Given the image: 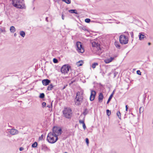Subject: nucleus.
Returning a JSON list of instances; mask_svg holds the SVG:
<instances>
[{
  "label": "nucleus",
  "instance_id": "nucleus-42",
  "mask_svg": "<svg viewBox=\"0 0 153 153\" xmlns=\"http://www.w3.org/2000/svg\"><path fill=\"white\" fill-rule=\"evenodd\" d=\"M47 107H48L49 108H50L51 107H52V102L51 103V105H47Z\"/></svg>",
  "mask_w": 153,
  "mask_h": 153
},
{
  "label": "nucleus",
  "instance_id": "nucleus-26",
  "mask_svg": "<svg viewBox=\"0 0 153 153\" xmlns=\"http://www.w3.org/2000/svg\"><path fill=\"white\" fill-rule=\"evenodd\" d=\"M88 111L87 109L85 108V109L83 113V114L85 116L88 113Z\"/></svg>",
  "mask_w": 153,
  "mask_h": 153
},
{
  "label": "nucleus",
  "instance_id": "nucleus-14",
  "mask_svg": "<svg viewBox=\"0 0 153 153\" xmlns=\"http://www.w3.org/2000/svg\"><path fill=\"white\" fill-rule=\"evenodd\" d=\"M103 98V96L102 93H100L98 97L99 101L100 102H101Z\"/></svg>",
  "mask_w": 153,
  "mask_h": 153
},
{
  "label": "nucleus",
  "instance_id": "nucleus-40",
  "mask_svg": "<svg viewBox=\"0 0 153 153\" xmlns=\"http://www.w3.org/2000/svg\"><path fill=\"white\" fill-rule=\"evenodd\" d=\"M86 142V143L87 144H88L89 143V140L88 138H86L85 139Z\"/></svg>",
  "mask_w": 153,
  "mask_h": 153
},
{
  "label": "nucleus",
  "instance_id": "nucleus-35",
  "mask_svg": "<svg viewBox=\"0 0 153 153\" xmlns=\"http://www.w3.org/2000/svg\"><path fill=\"white\" fill-rule=\"evenodd\" d=\"M137 73L139 75H141V73L140 70H137Z\"/></svg>",
  "mask_w": 153,
  "mask_h": 153
},
{
  "label": "nucleus",
  "instance_id": "nucleus-13",
  "mask_svg": "<svg viewBox=\"0 0 153 153\" xmlns=\"http://www.w3.org/2000/svg\"><path fill=\"white\" fill-rule=\"evenodd\" d=\"M114 59V57H111L109 59H105L104 61L106 63H108L111 62Z\"/></svg>",
  "mask_w": 153,
  "mask_h": 153
},
{
  "label": "nucleus",
  "instance_id": "nucleus-5",
  "mask_svg": "<svg viewBox=\"0 0 153 153\" xmlns=\"http://www.w3.org/2000/svg\"><path fill=\"white\" fill-rule=\"evenodd\" d=\"M83 99V97L82 95H80L79 92H77L75 98V104L77 105L81 104Z\"/></svg>",
  "mask_w": 153,
  "mask_h": 153
},
{
  "label": "nucleus",
  "instance_id": "nucleus-34",
  "mask_svg": "<svg viewBox=\"0 0 153 153\" xmlns=\"http://www.w3.org/2000/svg\"><path fill=\"white\" fill-rule=\"evenodd\" d=\"M81 28L83 30H84L85 31H87V30L86 29V28L85 27H81Z\"/></svg>",
  "mask_w": 153,
  "mask_h": 153
},
{
  "label": "nucleus",
  "instance_id": "nucleus-43",
  "mask_svg": "<svg viewBox=\"0 0 153 153\" xmlns=\"http://www.w3.org/2000/svg\"><path fill=\"white\" fill-rule=\"evenodd\" d=\"M23 150H24V148H23L22 147H20L19 148V150L20 151H22Z\"/></svg>",
  "mask_w": 153,
  "mask_h": 153
},
{
  "label": "nucleus",
  "instance_id": "nucleus-7",
  "mask_svg": "<svg viewBox=\"0 0 153 153\" xmlns=\"http://www.w3.org/2000/svg\"><path fill=\"white\" fill-rule=\"evenodd\" d=\"M71 67L68 65H63L61 69V71L62 73L65 74L68 73Z\"/></svg>",
  "mask_w": 153,
  "mask_h": 153
},
{
  "label": "nucleus",
  "instance_id": "nucleus-38",
  "mask_svg": "<svg viewBox=\"0 0 153 153\" xmlns=\"http://www.w3.org/2000/svg\"><path fill=\"white\" fill-rule=\"evenodd\" d=\"M43 135L42 134L41 136L39 138V140H42L43 139Z\"/></svg>",
  "mask_w": 153,
  "mask_h": 153
},
{
  "label": "nucleus",
  "instance_id": "nucleus-3",
  "mask_svg": "<svg viewBox=\"0 0 153 153\" xmlns=\"http://www.w3.org/2000/svg\"><path fill=\"white\" fill-rule=\"evenodd\" d=\"M63 113L64 117L68 119H71L72 114V111L69 108H65L63 111Z\"/></svg>",
  "mask_w": 153,
  "mask_h": 153
},
{
  "label": "nucleus",
  "instance_id": "nucleus-2",
  "mask_svg": "<svg viewBox=\"0 0 153 153\" xmlns=\"http://www.w3.org/2000/svg\"><path fill=\"white\" fill-rule=\"evenodd\" d=\"M58 137L54 135L51 132L49 133L47 136V140L48 142L51 143H55L58 140Z\"/></svg>",
  "mask_w": 153,
  "mask_h": 153
},
{
  "label": "nucleus",
  "instance_id": "nucleus-32",
  "mask_svg": "<svg viewBox=\"0 0 153 153\" xmlns=\"http://www.w3.org/2000/svg\"><path fill=\"white\" fill-rule=\"evenodd\" d=\"M46 103L45 102H43L42 103V108H44L46 106Z\"/></svg>",
  "mask_w": 153,
  "mask_h": 153
},
{
  "label": "nucleus",
  "instance_id": "nucleus-20",
  "mask_svg": "<svg viewBox=\"0 0 153 153\" xmlns=\"http://www.w3.org/2000/svg\"><path fill=\"white\" fill-rule=\"evenodd\" d=\"M114 45L117 48H118L119 49L120 48V45L118 42H115L114 43Z\"/></svg>",
  "mask_w": 153,
  "mask_h": 153
},
{
  "label": "nucleus",
  "instance_id": "nucleus-8",
  "mask_svg": "<svg viewBox=\"0 0 153 153\" xmlns=\"http://www.w3.org/2000/svg\"><path fill=\"white\" fill-rule=\"evenodd\" d=\"M76 46L77 47V51L80 53H83L84 51V48H83L82 43L79 42H77L76 43Z\"/></svg>",
  "mask_w": 153,
  "mask_h": 153
},
{
  "label": "nucleus",
  "instance_id": "nucleus-16",
  "mask_svg": "<svg viewBox=\"0 0 153 153\" xmlns=\"http://www.w3.org/2000/svg\"><path fill=\"white\" fill-rule=\"evenodd\" d=\"M54 86H53L52 84H51L48 86L47 89L48 91L51 90Z\"/></svg>",
  "mask_w": 153,
  "mask_h": 153
},
{
  "label": "nucleus",
  "instance_id": "nucleus-50",
  "mask_svg": "<svg viewBox=\"0 0 153 153\" xmlns=\"http://www.w3.org/2000/svg\"><path fill=\"white\" fill-rule=\"evenodd\" d=\"M1 32H2V30H1V28H0V33H1Z\"/></svg>",
  "mask_w": 153,
  "mask_h": 153
},
{
  "label": "nucleus",
  "instance_id": "nucleus-6",
  "mask_svg": "<svg viewBox=\"0 0 153 153\" xmlns=\"http://www.w3.org/2000/svg\"><path fill=\"white\" fill-rule=\"evenodd\" d=\"M119 41L122 44H126L128 43V38L124 35H121L119 37Z\"/></svg>",
  "mask_w": 153,
  "mask_h": 153
},
{
  "label": "nucleus",
  "instance_id": "nucleus-41",
  "mask_svg": "<svg viewBox=\"0 0 153 153\" xmlns=\"http://www.w3.org/2000/svg\"><path fill=\"white\" fill-rule=\"evenodd\" d=\"M75 80H73L72 81H71V82H70L69 83V85H71L74 82H75Z\"/></svg>",
  "mask_w": 153,
  "mask_h": 153
},
{
  "label": "nucleus",
  "instance_id": "nucleus-49",
  "mask_svg": "<svg viewBox=\"0 0 153 153\" xmlns=\"http://www.w3.org/2000/svg\"><path fill=\"white\" fill-rule=\"evenodd\" d=\"M148 45H151V43H150V42H149V43H148Z\"/></svg>",
  "mask_w": 153,
  "mask_h": 153
},
{
  "label": "nucleus",
  "instance_id": "nucleus-45",
  "mask_svg": "<svg viewBox=\"0 0 153 153\" xmlns=\"http://www.w3.org/2000/svg\"><path fill=\"white\" fill-rule=\"evenodd\" d=\"M126 111H128V107L127 105H126Z\"/></svg>",
  "mask_w": 153,
  "mask_h": 153
},
{
  "label": "nucleus",
  "instance_id": "nucleus-48",
  "mask_svg": "<svg viewBox=\"0 0 153 153\" xmlns=\"http://www.w3.org/2000/svg\"><path fill=\"white\" fill-rule=\"evenodd\" d=\"M16 35H17V34L16 33H15L14 34V36H16Z\"/></svg>",
  "mask_w": 153,
  "mask_h": 153
},
{
  "label": "nucleus",
  "instance_id": "nucleus-21",
  "mask_svg": "<svg viewBox=\"0 0 153 153\" xmlns=\"http://www.w3.org/2000/svg\"><path fill=\"white\" fill-rule=\"evenodd\" d=\"M20 35L23 37H24L25 36V33L23 31H21L20 32Z\"/></svg>",
  "mask_w": 153,
  "mask_h": 153
},
{
  "label": "nucleus",
  "instance_id": "nucleus-22",
  "mask_svg": "<svg viewBox=\"0 0 153 153\" xmlns=\"http://www.w3.org/2000/svg\"><path fill=\"white\" fill-rule=\"evenodd\" d=\"M113 97V94H111L110 97H109V98L107 102V104H108L109 103V102H110V101H111V99L112 97Z\"/></svg>",
  "mask_w": 153,
  "mask_h": 153
},
{
  "label": "nucleus",
  "instance_id": "nucleus-52",
  "mask_svg": "<svg viewBox=\"0 0 153 153\" xmlns=\"http://www.w3.org/2000/svg\"><path fill=\"white\" fill-rule=\"evenodd\" d=\"M114 91L112 92V93L111 94H113H113H114Z\"/></svg>",
  "mask_w": 153,
  "mask_h": 153
},
{
  "label": "nucleus",
  "instance_id": "nucleus-33",
  "mask_svg": "<svg viewBox=\"0 0 153 153\" xmlns=\"http://www.w3.org/2000/svg\"><path fill=\"white\" fill-rule=\"evenodd\" d=\"M53 62L55 63H57L58 62V60L56 58H54L53 59Z\"/></svg>",
  "mask_w": 153,
  "mask_h": 153
},
{
  "label": "nucleus",
  "instance_id": "nucleus-10",
  "mask_svg": "<svg viewBox=\"0 0 153 153\" xmlns=\"http://www.w3.org/2000/svg\"><path fill=\"white\" fill-rule=\"evenodd\" d=\"M96 94V93L95 91L94 90L91 91V95L90 97V100L91 101H92L94 100Z\"/></svg>",
  "mask_w": 153,
  "mask_h": 153
},
{
  "label": "nucleus",
  "instance_id": "nucleus-25",
  "mask_svg": "<svg viewBox=\"0 0 153 153\" xmlns=\"http://www.w3.org/2000/svg\"><path fill=\"white\" fill-rule=\"evenodd\" d=\"M37 143L36 142H35L32 145V147L33 148H35L37 147Z\"/></svg>",
  "mask_w": 153,
  "mask_h": 153
},
{
  "label": "nucleus",
  "instance_id": "nucleus-30",
  "mask_svg": "<svg viewBox=\"0 0 153 153\" xmlns=\"http://www.w3.org/2000/svg\"><path fill=\"white\" fill-rule=\"evenodd\" d=\"M106 114L108 116H109L111 114V111L108 109L107 110Z\"/></svg>",
  "mask_w": 153,
  "mask_h": 153
},
{
  "label": "nucleus",
  "instance_id": "nucleus-47",
  "mask_svg": "<svg viewBox=\"0 0 153 153\" xmlns=\"http://www.w3.org/2000/svg\"><path fill=\"white\" fill-rule=\"evenodd\" d=\"M67 86V85H65L64 86V87H63V89H64Z\"/></svg>",
  "mask_w": 153,
  "mask_h": 153
},
{
  "label": "nucleus",
  "instance_id": "nucleus-54",
  "mask_svg": "<svg viewBox=\"0 0 153 153\" xmlns=\"http://www.w3.org/2000/svg\"><path fill=\"white\" fill-rule=\"evenodd\" d=\"M125 33H127V34H128V32H125Z\"/></svg>",
  "mask_w": 153,
  "mask_h": 153
},
{
  "label": "nucleus",
  "instance_id": "nucleus-55",
  "mask_svg": "<svg viewBox=\"0 0 153 153\" xmlns=\"http://www.w3.org/2000/svg\"><path fill=\"white\" fill-rule=\"evenodd\" d=\"M64 153H68V152H64Z\"/></svg>",
  "mask_w": 153,
  "mask_h": 153
},
{
  "label": "nucleus",
  "instance_id": "nucleus-15",
  "mask_svg": "<svg viewBox=\"0 0 153 153\" xmlns=\"http://www.w3.org/2000/svg\"><path fill=\"white\" fill-rule=\"evenodd\" d=\"M139 39L140 40H143L145 37L144 35L142 33H140L139 35Z\"/></svg>",
  "mask_w": 153,
  "mask_h": 153
},
{
  "label": "nucleus",
  "instance_id": "nucleus-12",
  "mask_svg": "<svg viewBox=\"0 0 153 153\" xmlns=\"http://www.w3.org/2000/svg\"><path fill=\"white\" fill-rule=\"evenodd\" d=\"M42 82L44 85L46 86L49 85L51 82V81L48 79H46L43 80Z\"/></svg>",
  "mask_w": 153,
  "mask_h": 153
},
{
  "label": "nucleus",
  "instance_id": "nucleus-29",
  "mask_svg": "<svg viewBox=\"0 0 153 153\" xmlns=\"http://www.w3.org/2000/svg\"><path fill=\"white\" fill-rule=\"evenodd\" d=\"M62 1L67 4H69L71 2V0H63Z\"/></svg>",
  "mask_w": 153,
  "mask_h": 153
},
{
  "label": "nucleus",
  "instance_id": "nucleus-11",
  "mask_svg": "<svg viewBox=\"0 0 153 153\" xmlns=\"http://www.w3.org/2000/svg\"><path fill=\"white\" fill-rule=\"evenodd\" d=\"M9 132L10 134L13 135L17 134L19 133L18 131L14 128H12L9 129Z\"/></svg>",
  "mask_w": 153,
  "mask_h": 153
},
{
  "label": "nucleus",
  "instance_id": "nucleus-51",
  "mask_svg": "<svg viewBox=\"0 0 153 153\" xmlns=\"http://www.w3.org/2000/svg\"><path fill=\"white\" fill-rule=\"evenodd\" d=\"M48 17H46V19H45V20H46L47 21H48Z\"/></svg>",
  "mask_w": 153,
  "mask_h": 153
},
{
  "label": "nucleus",
  "instance_id": "nucleus-56",
  "mask_svg": "<svg viewBox=\"0 0 153 153\" xmlns=\"http://www.w3.org/2000/svg\"><path fill=\"white\" fill-rule=\"evenodd\" d=\"M62 1H63V0H62Z\"/></svg>",
  "mask_w": 153,
  "mask_h": 153
},
{
  "label": "nucleus",
  "instance_id": "nucleus-4",
  "mask_svg": "<svg viewBox=\"0 0 153 153\" xmlns=\"http://www.w3.org/2000/svg\"><path fill=\"white\" fill-rule=\"evenodd\" d=\"M62 133V129L59 127L54 126L53 129V132L52 133L54 135L56 136L57 137L58 135L61 134Z\"/></svg>",
  "mask_w": 153,
  "mask_h": 153
},
{
  "label": "nucleus",
  "instance_id": "nucleus-36",
  "mask_svg": "<svg viewBox=\"0 0 153 153\" xmlns=\"http://www.w3.org/2000/svg\"><path fill=\"white\" fill-rule=\"evenodd\" d=\"M118 74V72H116V71H115L114 72V77H115L116 76H117V74Z\"/></svg>",
  "mask_w": 153,
  "mask_h": 153
},
{
  "label": "nucleus",
  "instance_id": "nucleus-53",
  "mask_svg": "<svg viewBox=\"0 0 153 153\" xmlns=\"http://www.w3.org/2000/svg\"><path fill=\"white\" fill-rule=\"evenodd\" d=\"M82 117V115H80V117H79V118H81V117Z\"/></svg>",
  "mask_w": 153,
  "mask_h": 153
},
{
  "label": "nucleus",
  "instance_id": "nucleus-39",
  "mask_svg": "<svg viewBox=\"0 0 153 153\" xmlns=\"http://www.w3.org/2000/svg\"><path fill=\"white\" fill-rule=\"evenodd\" d=\"M82 126H83V128H84V130H85V128H86V126L85 125V123H84V124H82Z\"/></svg>",
  "mask_w": 153,
  "mask_h": 153
},
{
  "label": "nucleus",
  "instance_id": "nucleus-1",
  "mask_svg": "<svg viewBox=\"0 0 153 153\" xmlns=\"http://www.w3.org/2000/svg\"><path fill=\"white\" fill-rule=\"evenodd\" d=\"M12 4L14 7L18 8H25L24 0H14L12 1Z\"/></svg>",
  "mask_w": 153,
  "mask_h": 153
},
{
  "label": "nucleus",
  "instance_id": "nucleus-9",
  "mask_svg": "<svg viewBox=\"0 0 153 153\" xmlns=\"http://www.w3.org/2000/svg\"><path fill=\"white\" fill-rule=\"evenodd\" d=\"M92 46L93 47H96L97 49V50L99 52H102L101 49L100 48V45L98 43L95 42H92Z\"/></svg>",
  "mask_w": 153,
  "mask_h": 153
},
{
  "label": "nucleus",
  "instance_id": "nucleus-27",
  "mask_svg": "<svg viewBox=\"0 0 153 153\" xmlns=\"http://www.w3.org/2000/svg\"><path fill=\"white\" fill-rule=\"evenodd\" d=\"M98 65V64L97 63L95 62L93 63L92 65V67L93 68H95L96 66L97 65Z\"/></svg>",
  "mask_w": 153,
  "mask_h": 153
},
{
  "label": "nucleus",
  "instance_id": "nucleus-17",
  "mask_svg": "<svg viewBox=\"0 0 153 153\" xmlns=\"http://www.w3.org/2000/svg\"><path fill=\"white\" fill-rule=\"evenodd\" d=\"M83 63V62L82 60L79 61L76 63V65L78 66H79L82 65Z\"/></svg>",
  "mask_w": 153,
  "mask_h": 153
},
{
  "label": "nucleus",
  "instance_id": "nucleus-24",
  "mask_svg": "<svg viewBox=\"0 0 153 153\" xmlns=\"http://www.w3.org/2000/svg\"><path fill=\"white\" fill-rule=\"evenodd\" d=\"M117 115L118 116L119 119H121V113L120 111H118L117 113Z\"/></svg>",
  "mask_w": 153,
  "mask_h": 153
},
{
  "label": "nucleus",
  "instance_id": "nucleus-46",
  "mask_svg": "<svg viewBox=\"0 0 153 153\" xmlns=\"http://www.w3.org/2000/svg\"><path fill=\"white\" fill-rule=\"evenodd\" d=\"M142 107H140V109H139V110H140V113H141V109H142Z\"/></svg>",
  "mask_w": 153,
  "mask_h": 153
},
{
  "label": "nucleus",
  "instance_id": "nucleus-23",
  "mask_svg": "<svg viewBox=\"0 0 153 153\" xmlns=\"http://www.w3.org/2000/svg\"><path fill=\"white\" fill-rule=\"evenodd\" d=\"M85 118V117H83V120H82L81 119L79 120V122L80 123L82 124H84V123H85L84 121Z\"/></svg>",
  "mask_w": 153,
  "mask_h": 153
},
{
  "label": "nucleus",
  "instance_id": "nucleus-37",
  "mask_svg": "<svg viewBox=\"0 0 153 153\" xmlns=\"http://www.w3.org/2000/svg\"><path fill=\"white\" fill-rule=\"evenodd\" d=\"M130 35L131 36V37L132 38H134V36H133V32H131L130 33Z\"/></svg>",
  "mask_w": 153,
  "mask_h": 153
},
{
  "label": "nucleus",
  "instance_id": "nucleus-19",
  "mask_svg": "<svg viewBox=\"0 0 153 153\" xmlns=\"http://www.w3.org/2000/svg\"><path fill=\"white\" fill-rule=\"evenodd\" d=\"M10 31L12 33H14L16 31V29L13 26H11L10 29Z\"/></svg>",
  "mask_w": 153,
  "mask_h": 153
},
{
  "label": "nucleus",
  "instance_id": "nucleus-31",
  "mask_svg": "<svg viewBox=\"0 0 153 153\" xmlns=\"http://www.w3.org/2000/svg\"><path fill=\"white\" fill-rule=\"evenodd\" d=\"M90 21H91V20L87 18V19H85V22H86L87 23H89L90 22Z\"/></svg>",
  "mask_w": 153,
  "mask_h": 153
},
{
  "label": "nucleus",
  "instance_id": "nucleus-44",
  "mask_svg": "<svg viewBox=\"0 0 153 153\" xmlns=\"http://www.w3.org/2000/svg\"><path fill=\"white\" fill-rule=\"evenodd\" d=\"M62 19L63 20H64V15L63 14H62Z\"/></svg>",
  "mask_w": 153,
  "mask_h": 153
},
{
  "label": "nucleus",
  "instance_id": "nucleus-28",
  "mask_svg": "<svg viewBox=\"0 0 153 153\" xmlns=\"http://www.w3.org/2000/svg\"><path fill=\"white\" fill-rule=\"evenodd\" d=\"M45 96V95L43 93H42L40 94L39 97L40 98L42 99L44 98Z\"/></svg>",
  "mask_w": 153,
  "mask_h": 153
},
{
  "label": "nucleus",
  "instance_id": "nucleus-18",
  "mask_svg": "<svg viewBox=\"0 0 153 153\" xmlns=\"http://www.w3.org/2000/svg\"><path fill=\"white\" fill-rule=\"evenodd\" d=\"M69 12L71 13H74L75 14H77L78 13L77 12V11L76 10H68Z\"/></svg>",
  "mask_w": 153,
  "mask_h": 153
}]
</instances>
